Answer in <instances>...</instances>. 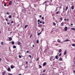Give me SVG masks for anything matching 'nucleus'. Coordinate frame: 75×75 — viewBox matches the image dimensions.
Returning <instances> with one entry per match:
<instances>
[{"instance_id":"obj_52","label":"nucleus","mask_w":75,"mask_h":75,"mask_svg":"<svg viewBox=\"0 0 75 75\" xmlns=\"http://www.w3.org/2000/svg\"><path fill=\"white\" fill-rule=\"evenodd\" d=\"M29 57H30V58H31V55H29Z\"/></svg>"},{"instance_id":"obj_6","label":"nucleus","mask_w":75,"mask_h":75,"mask_svg":"<svg viewBox=\"0 0 75 75\" xmlns=\"http://www.w3.org/2000/svg\"><path fill=\"white\" fill-rule=\"evenodd\" d=\"M21 42H18L17 43V44L19 45H21Z\"/></svg>"},{"instance_id":"obj_1","label":"nucleus","mask_w":75,"mask_h":75,"mask_svg":"<svg viewBox=\"0 0 75 75\" xmlns=\"http://www.w3.org/2000/svg\"><path fill=\"white\" fill-rule=\"evenodd\" d=\"M23 9L22 10V12H23L24 13H25L27 11V10L26 9V8H24V7H23Z\"/></svg>"},{"instance_id":"obj_9","label":"nucleus","mask_w":75,"mask_h":75,"mask_svg":"<svg viewBox=\"0 0 75 75\" xmlns=\"http://www.w3.org/2000/svg\"><path fill=\"white\" fill-rule=\"evenodd\" d=\"M68 41H69V40L68 39H67L64 40V42H68Z\"/></svg>"},{"instance_id":"obj_28","label":"nucleus","mask_w":75,"mask_h":75,"mask_svg":"<svg viewBox=\"0 0 75 75\" xmlns=\"http://www.w3.org/2000/svg\"><path fill=\"white\" fill-rule=\"evenodd\" d=\"M1 45H3V42H1Z\"/></svg>"},{"instance_id":"obj_50","label":"nucleus","mask_w":75,"mask_h":75,"mask_svg":"<svg viewBox=\"0 0 75 75\" xmlns=\"http://www.w3.org/2000/svg\"><path fill=\"white\" fill-rule=\"evenodd\" d=\"M40 24H41V23H42V21H40Z\"/></svg>"},{"instance_id":"obj_10","label":"nucleus","mask_w":75,"mask_h":75,"mask_svg":"<svg viewBox=\"0 0 75 75\" xmlns=\"http://www.w3.org/2000/svg\"><path fill=\"white\" fill-rule=\"evenodd\" d=\"M55 58H54L53 60H52L51 59V57H50V60L51 61H54V60H55Z\"/></svg>"},{"instance_id":"obj_32","label":"nucleus","mask_w":75,"mask_h":75,"mask_svg":"<svg viewBox=\"0 0 75 75\" xmlns=\"http://www.w3.org/2000/svg\"><path fill=\"white\" fill-rule=\"evenodd\" d=\"M45 71H46V70H45V69H44L43 70V72H45Z\"/></svg>"},{"instance_id":"obj_27","label":"nucleus","mask_w":75,"mask_h":75,"mask_svg":"<svg viewBox=\"0 0 75 75\" xmlns=\"http://www.w3.org/2000/svg\"><path fill=\"white\" fill-rule=\"evenodd\" d=\"M12 17H11V15H10L9 16V18H11Z\"/></svg>"},{"instance_id":"obj_53","label":"nucleus","mask_w":75,"mask_h":75,"mask_svg":"<svg viewBox=\"0 0 75 75\" xmlns=\"http://www.w3.org/2000/svg\"><path fill=\"white\" fill-rule=\"evenodd\" d=\"M73 73H74V74H75V71H73Z\"/></svg>"},{"instance_id":"obj_48","label":"nucleus","mask_w":75,"mask_h":75,"mask_svg":"<svg viewBox=\"0 0 75 75\" xmlns=\"http://www.w3.org/2000/svg\"><path fill=\"white\" fill-rule=\"evenodd\" d=\"M57 8H56V9L55 10V11H57Z\"/></svg>"},{"instance_id":"obj_37","label":"nucleus","mask_w":75,"mask_h":75,"mask_svg":"<svg viewBox=\"0 0 75 75\" xmlns=\"http://www.w3.org/2000/svg\"><path fill=\"white\" fill-rule=\"evenodd\" d=\"M39 60V57H38V58L36 59V61H38Z\"/></svg>"},{"instance_id":"obj_33","label":"nucleus","mask_w":75,"mask_h":75,"mask_svg":"<svg viewBox=\"0 0 75 75\" xmlns=\"http://www.w3.org/2000/svg\"><path fill=\"white\" fill-rule=\"evenodd\" d=\"M13 48H16V46H13Z\"/></svg>"},{"instance_id":"obj_57","label":"nucleus","mask_w":75,"mask_h":75,"mask_svg":"<svg viewBox=\"0 0 75 75\" xmlns=\"http://www.w3.org/2000/svg\"><path fill=\"white\" fill-rule=\"evenodd\" d=\"M14 23V22H13V21H12L11 22V23Z\"/></svg>"},{"instance_id":"obj_8","label":"nucleus","mask_w":75,"mask_h":75,"mask_svg":"<svg viewBox=\"0 0 75 75\" xmlns=\"http://www.w3.org/2000/svg\"><path fill=\"white\" fill-rule=\"evenodd\" d=\"M46 64H47V63L46 62H45L43 64V66H45L46 65Z\"/></svg>"},{"instance_id":"obj_47","label":"nucleus","mask_w":75,"mask_h":75,"mask_svg":"<svg viewBox=\"0 0 75 75\" xmlns=\"http://www.w3.org/2000/svg\"><path fill=\"white\" fill-rule=\"evenodd\" d=\"M31 37H32V34H31L30 35V38H31Z\"/></svg>"},{"instance_id":"obj_5","label":"nucleus","mask_w":75,"mask_h":75,"mask_svg":"<svg viewBox=\"0 0 75 75\" xmlns=\"http://www.w3.org/2000/svg\"><path fill=\"white\" fill-rule=\"evenodd\" d=\"M7 70L8 71V72H10V71H11V69L10 68H8Z\"/></svg>"},{"instance_id":"obj_19","label":"nucleus","mask_w":75,"mask_h":75,"mask_svg":"<svg viewBox=\"0 0 75 75\" xmlns=\"http://www.w3.org/2000/svg\"><path fill=\"white\" fill-rule=\"evenodd\" d=\"M27 27H28V25H25V28H27Z\"/></svg>"},{"instance_id":"obj_26","label":"nucleus","mask_w":75,"mask_h":75,"mask_svg":"<svg viewBox=\"0 0 75 75\" xmlns=\"http://www.w3.org/2000/svg\"><path fill=\"white\" fill-rule=\"evenodd\" d=\"M68 9V6H67L66 7V9L65 10L66 11H67Z\"/></svg>"},{"instance_id":"obj_56","label":"nucleus","mask_w":75,"mask_h":75,"mask_svg":"<svg viewBox=\"0 0 75 75\" xmlns=\"http://www.w3.org/2000/svg\"><path fill=\"white\" fill-rule=\"evenodd\" d=\"M44 28H42V31H43V30H44Z\"/></svg>"},{"instance_id":"obj_4","label":"nucleus","mask_w":75,"mask_h":75,"mask_svg":"<svg viewBox=\"0 0 75 75\" xmlns=\"http://www.w3.org/2000/svg\"><path fill=\"white\" fill-rule=\"evenodd\" d=\"M38 27H42V24H40L39 25H38Z\"/></svg>"},{"instance_id":"obj_12","label":"nucleus","mask_w":75,"mask_h":75,"mask_svg":"<svg viewBox=\"0 0 75 75\" xmlns=\"http://www.w3.org/2000/svg\"><path fill=\"white\" fill-rule=\"evenodd\" d=\"M67 54V50H65V51L64 52V54L65 55V54Z\"/></svg>"},{"instance_id":"obj_40","label":"nucleus","mask_w":75,"mask_h":75,"mask_svg":"<svg viewBox=\"0 0 75 75\" xmlns=\"http://www.w3.org/2000/svg\"><path fill=\"white\" fill-rule=\"evenodd\" d=\"M42 20H44V17H42Z\"/></svg>"},{"instance_id":"obj_61","label":"nucleus","mask_w":75,"mask_h":75,"mask_svg":"<svg viewBox=\"0 0 75 75\" xmlns=\"http://www.w3.org/2000/svg\"><path fill=\"white\" fill-rule=\"evenodd\" d=\"M71 25V26H72V25H73V24H72V23H71L70 24Z\"/></svg>"},{"instance_id":"obj_38","label":"nucleus","mask_w":75,"mask_h":75,"mask_svg":"<svg viewBox=\"0 0 75 75\" xmlns=\"http://www.w3.org/2000/svg\"><path fill=\"white\" fill-rule=\"evenodd\" d=\"M40 34H41V32L39 33L38 34V35H39Z\"/></svg>"},{"instance_id":"obj_55","label":"nucleus","mask_w":75,"mask_h":75,"mask_svg":"<svg viewBox=\"0 0 75 75\" xmlns=\"http://www.w3.org/2000/svg\"><path fill=\"white\" fill-rule=\"evenodd\" d=\"M6 14H7L9 15V13H8V12H7V13H6Z\"/></svg>"},{"instance_id":"obj_49","label":"nucleus","mask_w":75,"mask_h":75,"mask_svg":"<svg viewBox=\"0 0 75 75\" xmlns=\"http://www.w3.org/2000/svg\"><path fill=\"white\" fill-rule=\"evenodd\" d=\"M4 6H6V4H5L4 5Z\"/></svg>"},{"instance_id":"obj_14","label":"nucleus","mask_w":75,"mask_h":75,"mask_svg":"<svg viewBox=\"0 0 75 75\" xmlns=\"http://www.w3.org/2000/svg\"><path fill=\"white\" fill-rule=\"evenodd\" d=\"M49 5H50V6H52V4H51V2H50V1H49Z\"/></svg>"},{"instance_id":"obj_29","label":"nucleus","mask_w":75,"mask_h":75,"mask_svg":"<svg viewBox=\"0 0 75 75\" xmlns=\"http://www.w3.org/2000/svg\"><path fill=\"white\" fill-rule=\"evenodd\" d=\"M61 25H62V26H64V22H62L61 23Z\"/></svg>"},{"instance_id":"obj_25","label":"nucleus","mask_w":75,"mask_h":75,"mask_svg":"<svg viewBox=\"0 0 75 75\" xmlns=\"http://www.w3.org/2000/svg\"><path fill=\"white\" fill-rule=\"evenodd\" d=\"M71 30H74V31H75V29L74 28H71Z\"/></svg>"},{"instance_id":"obj_2","label":"nucleus","mask_w":75,"mask_h":75,"mask_svg":"<svg viewBox=\"0 0 75 75\" xmlns=\"http://www.w3.org/2000/svg\"><path fill=\"white\" fill-rule=\"evenodd\" d=\"M47 3H49V1L48 0H47V1H45V2H44L43 4H42L43 5H44V4H45H45H46Z\"/></svg>"},{"instance_id":"obj_62","label":"nucleus","mask_w":75,"mask_h":75,"mask_svg":"<svg viewBox=\"0 0 75 75\" xmlns=\"http://www.w3.org/2000/svg\"><path fill=\"white\" fill-rule=\"evenodd\" d=\"M26 52H27V53H28V52H29V51H26Z\"/></svg>"},{"instance_id":"obj_45","label":"nucleus","mask_w":75,"mask_h":75,"mask_svg":"<svg viewBox=\"0 0 75 75\" xmlns=\"http://www.w3.org/2000/svg\"><path fill=\"white\" fill-rule=\"evenodd\" d=\"M5 20L6 21H8V20H7V18H6Z\"/></svg>"},{"instance_id":"obj_17","label":"nucleus","mask_w":75,"mask_h":75,"mask_svg":"<svg viewBox=\"0 0 75 75\" xmlns=\"http://www.w3.org/2000/svg\"><path fill=\"white\" fill-rule=\"evenodd\" d=\"M14 67L13 66H11V69H13Z\"/></svg>"},{"instance_id":"obj_58","label":"nucleus","mask_w":75,"mask_h":75,"mask_svg":"<svg viewBox=\"0 0 75 75\" xmlns=\"http://www.w3.org/2000/svg\"><path fill=\"white\" fill-rule=\"evenodd\" d=\"M39 17H40V18H41V17H42V16L40 15Z\"/></svg>"},{"instance_id":"obj_41","label":"nucleus","mask_w":75,"mask_h":75,"mask_svg":"<svg viewBox=\"0 0 75 75\" xmlns=\"http://www.w3.org/2000/svg\"><path fill=\"white\" fill-rule=\"evenodd\" d=\"M45 9H46V8L47 7V4H45Z\"/></svg>"},{"instance_id":"obj_21","label":"nucleus","mask_w":75,"mask_h":75,"mask_svg":"<svg viewBox=\"0 0 75 75\" xmlns=\"http://www.w3.org/2000/svg\"><path fill=\"white\" fill-rule=\"evenodd\" d=\"M59 13V11H58L57 12H56L55 14H58Z\"/></svg>"},{"instance_id":"obj_42","label":"nucleus","mask_w":75,"mask_h":75,"mask_svg":"<svg viewBox=\"0 0 75 75\" xmlns=\"http://www.w3.org/2000/svg\"><path fill=\"white\" fill-rule=\"evenodd\" d=\"M40 20L38 19V23L39 22H40Z\"/></svg>"},{"instance_id":"obj_60","label":"nucleus","mask_w":75,"mask_h":75,"mask_svg":"<svg viewBox=\"0 0 75 75\" xmlns=\"http://www.w3.org/2000/svg\"><path fill=\"white\" fill-rule=\"evenodd\" d=\"M7 24H8V25H9L10 24V23H7Z\"/></svg>"},{"instance_id":"obj_59","label":"nucleus","mask_w":75,"mask_h":75,"mask_svg":"<svg viewBox=\"0 0 75 75\" xmlns=\"http://www.w3.org/2000/svg\"><path fill=\"white\" fill-rule=\"evenodd\" d=\"M45 27V25H43V28H44V27Z\"/></svg>"},{"instance_id":"obj_18","label":"nucleus","mask_w":75,"mask_h":75,"mask_svg":"<svg viewBox=\"0 0 75 75\" xmlns=\"http://www.w3.org/2000/svg\"><path fill=\"white\" fill-rule=\"evenodd\" d=\"M71 9H72V10H73V9H74V6H71Z\"/></svg>"},{"instance_id":"obj_39","label":"nucleus","mask_w":75,"mask_h":75,"mask_svg":"<svg viewBox=\"0 0 75 75\" xmlns=\"http://www.w3.org/2000/svg\"><path fill=\"white\" fill-rule=\"evenodd\" d=\"M60 20H61V21H62V17H61L60 18Z\"/></svg>"},{"instance_id":"obj_23","label":"nucleus","mask_w":75,"mask_h":75,"mask_svg":"<svg viewBox=\"0 0 75 75\" xmlns=\"http://www.w3.org/2000/svg\"><path fill=\"white\" fill-rule=\"evenodd\" d=\"M36 43L37 44H39V40H38V39L36 42Z\"/></svg>"},{"instance_id":"obj_13","label":"nucleus","mask_w":75,"mask_h":75,"mask_svg":"<svg viewBox=\"0 0 75 75\" xmlns=\"http://www.w3.org/2000/svg\"><path fill=\"white\" fill-rule=\"evenodd\" d=\"M9 41H11L12 40V38L11 37H10L9 38Z\"/></svg>"},{"instance_id":"obj_7","label":"nucleus","mask_w":75,"mask_h":75,"mask_svg":"<svg viewBox=\"0 0 75 75\" xmlns=\"http://www.w3.org/2000/svg\"><path fill=\"white\" fill-rule=\"evenodd\" d=\"M12 3V1H10L9 3V5L10 6H11V5Z\"/></svg>"},{"instance_id":"obj_35","label":"nucleus","mask_w":75,"mask_h":75,"mask_svg":"<svg viewBox=\"0 0 75 75\" xmlns=\"http://www.w3.org/2000/svg\"><path fill=\"white\" fill-rule=\"evenodd\" d=\"M14 44V41H12V44L13 45V44Z\"/></svg>"},{"instance_id":"obj_46","label":"nucleus","mask_w":75,"mask_h":75,"mask_svg":"<svg viewBox=\"0 0 75 75\" xmlns=\"http://www.w3.org/2000/svg\"><path fill=\"white\" fill-rule=\"evenodd\" d=\"M26 65H27V64H28V61L26 62Z\"/></svg>"},{"instance_id":"obj_3","label":"nucleus","mask_w":75,"mask_h":75,"mask_svg":"<svg viewBox=\"0 0 75 75\" xmlns=\"http://www.w3.org/2000/svg\"><path fill=\"white\" fill-rule=\"evenodd\" d=\"M67 30H68V29L67 28V26L65 27L64 28V31H67Z\"/></svg>"},{"instance_id":"obj_44","label":"nucleus","mask_w":75,"mask_h":75,"mask_svg":"<svg viewBox=\"0 0 75 75\" xmlns=\"http://www.w3.org/2000/svg\"><path fill=\"white\" fill-rule=\"evenodd\" d=\"M42 24H45V22L44 21H43L42 22Z\"/></svg>"},{"instance_id":"obj_36","label":"nucleus","mask_w":75,"mask_h":75,"mask_svg":"<svg viewBox=\"0 0 75 75\" xmlns=\"http://www.w3.org/2000/svg\"><path fill=\"white\" fill-rule=\"evenodd\" d=\"M18 57H19V58H21V55H19Z\"/></svg>"},{"instance_id":"obj_64","label":"nucleus","mask_w":75,"mask_h":75,"mask_svg":"<svg viewBox=\"0 0 75 75\" xmlns=\"http://www.w3.org/2000/svg\"><path fill=\"white\" fill-rule=\"evenodd\" d=\"M18 75H22L21 74H19Z\"/></svg>"},{"instance_id":"obj_22","label":"nucleus","mask_w":75,"mask_h":75,"mask_svg":"<svg viewBox=\"0 0 75 75\" xmlns=\"http://www.w3.org/2000/svg\"><path fill=\"white\" fill-rule=\"evenodd\" d=\"M37 6V5L36 4H34V7H36Z\"/></svg>"},{"instance_id":"obj_20","label":"nucleus","mask_w":75,"mask_h":75,"mask_svg":"<svg viewBox=\"0 0 75 75\" xmlns=\"http://www.w3.org/2000/svg\"><path fill=\"white\" fill-rule=\"evenodd\" d=\"M59 61H62V58L61 57H60L59 58Z\"/></svg>"},{"instance_id":"obj_43","label":"nucleus","mask_w":75,"mask_h":75,"mask_svg":"<svg viewBox=\"0 0 75 75\" xmlns=\"http://www.w3.org/2000/svg\"><path fill=\"white\" fill-rule=\"evenodd\" d=\"M61 55H62V53H61L59 54V56H61Z\"/></svg>"},{"instance_id":"obj_54","label":"nucleus","mask_w":75,"mask_h":75,"mask_svg":"<svg viewBox=\"0 0 75 75\" xmlns=\"http://www.w3.org/2000/svg\"><path fill=\"white\" fill-rule=\"evenodd\" d=\"M62 64V62H61L60 63V65H61Z\"/></svg>"},{"instance_id":"obj_34","label":"nucleus","mask_w":75,"mask_h":75,"mask_svg":"<svg viewBox=\"0 0 75 75\" xmlns=\"http://www.w3.org/2000/svg\"><path fill=\"white\" fill-rule=\"evenodd\" d=\"M39 67L40 68H42V66L40 65H39Z\"/></svg>"},{"instance_id":"obj_63","label":"nucleus","mask_w":75,"mask_h":75,"mask_svg":"<svg viewBox=\"0 0 75 75\" xmlns=\"http://www.w3.org/2000/svg\"><path fill=\"white\" fill-rule=\"evenodd\" d=\"M52 0H50V2H52Z\"/></svg>"},{"instance_id":"obj_15","label":"nucleus","mask_w":75,"mask_h":75,"mask_svg":"<svg viewBox=\"0 0 75 75\" xmlns=\"http://www.w3.org/2000/svg\"><path fill=\"white\" fill-rule=\"evenodd\" d=\"M55 58H56V59H58V55H57L55 56Z\"/></svg>"},{"instance_id":"obj_24","label":"nucleus","mask_w":75,"mask_h":75,"mask_svg":"<svg viewBox=\"0 0 75 75\" xmlns=\"http://www.w3.org/2000/svg\"><path fill=\"white\" fill-rule=\"evenodd\" d=\"M53 24L54 26H55L56 25V23L55 22H53Z\"/></svg>"},{"instance_id":"obj_16","label":"nucleus","mask_w":75,"mask_h":75,"mask_svg":"<svg viewBox=\"0 0 75 75\" xmlns=\"http://www.w3.org/2000/svg\"><path fill=\"white\" fill-rule=\"evenodd\" d=\"M6 73V71H4L2 73L3 75H5V73Z\"/></svg>"},{"instance_id":"obj_11","label":"nucleus","mask_w":75,"mask_h":75,"mask_svg":"<svg viewBox=\"0 0 75 75\" xmlns=\"http://www.w3.org/2000/svg\"><path fill=\"white\" fill-rule=\"evenodd\" d=\"M59 53H61V52H62V50L61 49H59Z\"/></svg>"},{"instance_id":"obj_51","label":"nucleus","mask_w":75,"mask_h":75,"mask_svg":"<svg viewBox=\"0 0 75 75\" xmlns=\"http://www.w3.org/2000/svg\"><path fill=\"white\" fill-rule=\"evenodd\" d=\"M8 75H13L12 74H10V73H9L8 74Z\"/></svg>"},{"instance_id":"obj_30","label":"nucleus","mask_w":75,"mask_h":75,"mask_svg":"<svg viewBox=\"0 0 75 75\" xmlns=\"http://www.w3.org/2000/svg\"><path fill=\"white\" fill-rule=\"evenodd\" d=\"M72 46L73 47H75V44H73L72 45Z\"/></svg>"},{"instance_id":"obj_31","label":"nucleus","mask_w":75,"mask_h":75,"mask_svg":"<svg viewBox=\"0 0 75 75\" xmlns=\"http://www.w3.org/2000/svg\"><path fill=\"white\" fill-rule=\"evenodd\" d=\"M57 42H59V43H60V42H61L60 41H59V39H58Z\"/></svg>"}]
</instances>
